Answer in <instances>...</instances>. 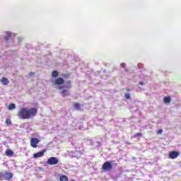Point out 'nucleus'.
<instances>
[{"mask_svg": "<svg viewBox=\"0 0 181 181\" xmlns=\"http://www.w3.org/2000/svg\"><path fill=\"white\" fill-rule=\"evenodd\" d=\"M139 84H140V86H144L145 83H144L143 81H140V82H139Z\"/></svg>", "mask_w": 181, "mask_h": 181, "instance_id": "obj_24", "label": "nucleus"}, {"mask_svg": "<svg viewBox=\"0 0 181 181\" xmlns=\"http://www.w3.org/2000/svg\"><path fill=\"white\" fill-rule=\"evenodd\" d=\"M60 181H69V177L66 175H62L59 178Z\"/></svg>", "mask_w": 181, "mask_h": 181, "instance_id": "obj_16", "label": "nucleus"}, {"mask_svg": "<svg viewBox=\"0 0 181 181\" xmlns=\"http://www.w3.org/2000/svg\"><path fill=\"white\" fill-rule=\"evenodd\" d=\"M170 101H172V98H170V96H165L163 98V102L165 103V104H169Z\"/></svg>", "mask_w": 181, "mask_h": 181, "instance_id": "obj_12", "label": "nucleus"}, {"mask_svg": "<svg viewBox=\"0 0 181 181\" xmlns=\"http://www.w3.org/2000/svg\"><path fill=\"white\" fill-rule=\"evenodd\" d=\"M6 125H11L12 124V121L11 120V119L7 118L6 119Z\"/></svg>", "mask_w": 181, "mask_h": 181, "instance_id": "obj_19", "label": "nucleus"}, {"mask_svg": "<svg viewBox=\"0 0 181 181\" xmlns=\"http://www.w3.org/2000/svg\"><path fill=\"white\" fill-rule=\"evenodd\" d=\"M54 84L55 86H62V84H64V79L63 78H57L54 80Z\"/></svg>", "mask_w": 181, "mask_h": 181, "instance_id": "obj_6", "label": "nucleus"}, {"mask_svg": "<svg viewBox=\"0 0 181 181\" xmlns=\"http://www.w3.org/2000/svg\"><path fill=\"white\" fill-rule=\"evenodd\" d=\"M15 108H16V105H15V103H11L8 105V110L10 111H12V110H15Z\"/></svg>", "mask_w": 181, "mask_h": 181, "instance_id": "obj_15", "label": "nucleus"}, {"mask_svg": "<svg viewBox=\"0 0 181 181\" xmlns=\"http://www.w3.org/2000/svg\"><path fill=\"white\" fill-rule=\"evenodd\" d=\"M45 152H46V149H43L42 151L35 153L33 155V158H35V159L37 158H42V156H45Z\"/></svg>", "mask_w": 181, "mask_h": 181, "instance_id": "obj_8", "label": "nucleus"}, {"mask_svg": "<svg viewBox=\"0 0 181 181\" xmlns=\"http://www.w3.org/2000/svg\"><path fill=\"white\" fill-rule=\"evenodd\" d=\"M126 91L129 92V91H131V89L127 88V89H126Z\"/></svg>", "mask_w": 181, "mask_h": 181, "instance_id": "obj_25", "label": "nucleus"}, {"mask_svg": "<svg viewBox=\"0 0 181 181\" xmlns=\"http://www.w3.org/2000/svg\"><path fill=\"white\" fill-rule=\"evenodd\" d=\"M180 153L179 151H170L168 154V158L170 159H176V158H177V156H179Z\"/></svg>", "mask_w": 181, "mask_h": 181, "instance_id": "obj_5", "label": "nucleus"}, {"mask_svg": "<svg viewBox=\"0 0 181 181\" xmlns=\"http://www.w3.org/2000/svg\"><path fill=\"white\" fill-rule=\"evenodd\" d=\"M48 165H57L59 163V159L57 157H50L47 160Z\"/></svg>", "mask_w": 181, "mask_h": 181, "instance_id": "obj_3", "label": "nucleus"}, {"mask_svg": "<svg viewBox=\"0 0 181 181\" xmlns=\"http://www.w3.org/2000/svg\"><path fill=\"white\" fill-rule=\"evenodd\" d=\"M6 155L7 156H12V155H13V151H12L11 150H7L6 151Z\"/></svg>", "mask_w": 181, "mask_h": 181, "instance_id": "obj_18", "label": "nucleus"}, {"mask_svg": "<svg viewBox=\"0 0 181 181\" xmlns=\"http://www.w3.org/2000/svg\"><path fill=\"white\" fill-rule=\"evenodd\" d=\"M74 107L77 111H81V105L80 103H74Z\"/></svg>", "mask_w": 181, "mask_h": 181, "instance_id": "obj_13", "label": "nucleus"}, {"mask_svg": "<svg viewBox=\"0 0 181 181\" xmlns=\"http://www.w3.org/2000/svg\"><path fill=\"white\" fill-rule=\"evenodd\" d=\"M102 169L107 172H110V170H112V163L111 161H105L102 165Z\"/></svg>", "mask_w": 181, "mask_h": 181, "instance_id": "obj_2", "label": "nucleus"}, {"mask_svg": "<svg viewBox=\"0 0 181 181\" xmlns=\"http://www.w3.org/2000/svg\"><path fill=\"white\" fill-rule=\"evenodd\" d=\"M139 136H142V133H136L134 134V138H138Z\"/></svg>", "mask_w": 181, "mask_h": 181, "instance_id": "obj_21", "label": "nucleus"}, {"mask_svg": "<svg viewBox=\"0 0 181 181\" xmlns=\"http://www.w3.org/2000/svg\"><path fill=\"white\" fill-rule=\"evenodd\" d=\"M52 77L56 78V77H58V76H59V72L57 71H53L52 72Z\"/></svg>", "mask_w": 181, "mask_h": 181, "instance_id": "obj_17", "label": "nucleus"}, {"mask_svg": "<svg viewBox=\"0 0 181 181\" xmlns=\"http://www.w3.org/2000/svg\"><path fill=\"white\" fill-rule=\"evenodd\" d=\"M6 36L4 37V40H6V42H8V40H9V37H11L12 34L10 32L7 31V32H6Z\"/></svg>", "mask_w": 181, "mask_h": 181, "instance_id": "obj_14", "label": "nucleus"}, {"mask_svg": "<svg viewBox=\"0 0 181 181\" xmlns=\"http://www.w3.org/2000/svg\"><path fill=\"white\" fill-rule=\"evenodd\" d=\"M0 81L3 86H8V84H9V80L6 77H2Z\"/></svg>", "mask_w": 181, "mask_h": 181, "instance_id": "obj_9", "label": "nucleus"}, {"mask_svg": "<svg viewBox=\"0 0 181 181\" xmlns=\"http://www.w3.org/2000/svg\"><path fill=\"white\" fill-rule=\"evenodd\" d=\"M0 180H5V174L0 173Z\"/></svg>", "mask_w": 181, "mask_h": 181, "instance_id": "obj_20", "label": "nucleus"}, {"mask_svg": "<svg viewBox=\"0 0 181 181\" xmlns=\"http://www.w3.org/2000/svg\"><path fill=\"white\" fill-rule=\"evenodd\" d=\"M68 86H59V90H63V88H71V81L67 82Z\"/></svg>", "mask_w": 181, "mask_h": 181, "instance_id": "obj_11", "label": "nucleus"}, {"mask_svg": "<svg viewBox=\"0 0 181 181\" xmlns=\"http://www.w3.org/2000/svg\"><path fill=\"white\" fill-rule=\"evenodd\" d=\"M61 94H62V97H67V96L70 95V92H69V90L67 89H64L61 91Z\"/></svg>", "mask_w": 181, "mask_h": 181, "instance_id": "obj_10", "label": "nucleus"}, {"mask_svg": "<svg viewBox=\"0 0 181 181\" xmlns=\"http://www.w3.org/2000/svg\"><path fill=\"white\" fill-rule=\"evenodd\" d=\"M17 115L20 119H30L37 115V108L22 107L19 110Z\"/></svg>", "mask_w": 181, "mask_h": 181, "instance_id": "obj_1", "label": "nucleus"}, {"mask_svg": "<svg viewBox=\"0 0 181 181\" xmlns=\"http://www.w3.org/2000/svg\"><path fill=\"white\" fill-rule=\"evenodd\" d=\"M124 95L127 100H129V98H131V95H129V93H126Z\"/></svg>", "mask_w": 181, "mask_h": 181, "instance_id": "obj_22", "label": "nucleus"}, {"mask_svg": "<svg viewBox=\"0 0 181 181\" xmlns=\"http://www.w3.org/2000/svg\"><path fill=\"white\" fill-rule=\"evenodd\" d=\"M13 177V174L12 173H9L8 171H6L4 173V180H11Z\"/></svg>", "mask_w": 181, "mask_h": 181, "instance_id": "obj_7", "label": "nucleus"}, {"mask_svg": "<svg viewBox=\"0 0 181 181\" xmlns=\"http://www.w3.org/2000/svg\"><path fill=\"white\" fill-rule=\"evenodd\" d=\"M162 132H163V130L162 129H160L157 131V134H162Z\"/></svg>", "mask_w": 181, "mask_h": 181, "instance_id": "obj_23", "label": "nucleus"}, {"mask_svg": "<svg viewBox=\"0 0 181 181\" xmlns=\"http://www.w3.org/2000/svg\"><path fill=\"white\" fill-rule=\"evenodd\" d=\"M39 142H40V140H39V139L32 138L30 139V146H32V148H37V144H39Z\"/></svg>", "mask_w": 181, "mask_h": 181, "instance_id": "obj_4", "label": "nucleus"}]
</instances>
